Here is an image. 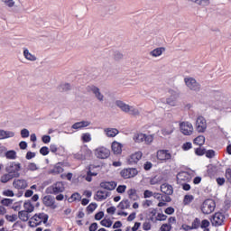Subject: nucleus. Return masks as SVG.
<instances>
[{
  "label": "nucleus",
  "instance_id": "29",
  "mask_svg": "<svg viewBox=\"0 0 231 231\" xmlns=\"http://www.w3.org/2000/svg\"><path fill=\"white\" fill-rule=\"evenodd\" d=\"M128 197L129 199H131L132 201H138V199H140V197L138 196V194H136V189H131L128 190Z\"/></svg>",
  "mask_w": 231,
  "mask_h": 231
},
{
  "label": "nucleus",
  "instance_id": "60",
  "mask_svg": "<svg viewBox=\"0 0 231 231\" xmlns=\"http://www.w3.org/2000/svg\"><path fill=\"white\" fill-rule=\"evenodd\" d=\"M226 179L228 181V183H231V169L230 168L226 170Z\"/></svg>",
  "mask_w": 231,
  "mask_h": 231
},
{
  "label": "nucleus",
  "instance_id": "38",
  "mask_svg": "<svg viewBox=\"0 0 231 231\" xmlns=\"http://www.w3.org/2000/svg\"><path fill=\"white\" fill-rule=\"evenodd\" d=\"M193 142H194L195 145H199V147H201V145L205 144V136L199 135L198 137H196L194 139Z\"/></svg>",
  "mask_w": 231,
  "mask_h": 231
},
{
  "label": "nucleus",
  "instance_id": "25",
  "mask_svg": "<svg viewBox=\"0 0 231 231\" xmlns=\"http://www.w3.org/2000/svg\"><path fill=\"white\" fill-rule=\"evenodd\" d=\"M104 133L107 138H115L120 132L116 128H105Z\"/></svg>",
  "mask_w": 231,
  "mask_h": 231
},
{
  "label": "nucleus",
  "instance_id": "14",
  "mask_svg": "<svg viewBox=\"0 0 231 231\" xmlns=\"http://www.w3.org/2000/svg\"><path fill=\"white\" fill-rule=\"evenodd\" d=\"M138 174V170L135 168H127L121 171L120 175L125 180H129V178H134Z\"/></svg>",
  "mask_w": 231,
  "mask_h": 231
},
{
  "label": "nucleus",
  "instance_id": "20",
  "mask_svg": "<svg viewBox=\"0 0 231 231\" xmlns=\"http://www.w3.org/2000/svg\"><path fill=\"white\" fill-rule=\"evenodd\" d=\"M101 189L105 190H115L116 189V182L115 181H103L100 183Z\"/></svg>",
  "mask_w": 231,
  "mask_h": 231
},
{
  "label": "nucleus",
  "instance_id": "43",
  "mask_svg": "<svg viewBox=\"0 0 231 231\" xmlns=\"http://www.w3.org/2000/svg\"><path fill=\"white\" fill-rule=\"evenodd\" d=\"M71 89V85L69 83H61L59 86L60 91H69Z\"/></svg>",
  "mask_w": 231,
  "mask_h": 231
},
{
  "label": "nucleus",
  "instance_id": "2",
  "mask_svg": "<svg viewBox=\"0 0 231 231\" xmlns=\"http://www.w3.org/2000/svg\"><path fill=\"white\" fill-rule=\"evenodd\" d=\"M48 215L45 213H40V214H35L32 217H31L29 221V226H32V228H35V226H39L41 223H48Z\"/></svg>",
  "mask_w": 231,
  "mask_h": 231
},
{
  "label": "nucleus",
  "instance_id": "6",
  "mask_svg": "<svg viewBox=\"0 0 231 231\" xmlns=\"http://www.w3.org/2000/svg\"><path fill=\"white\" fill-rule=\"evenodd\" d=\"M93 152L88 148V145H84L81 147L80 151L74 154V158L76 160H88V158H91Z\"/></svg>",
  "mask_w": 231,
  "mask_h": 231
},
{
  "label": "nucleus",
  "instance_id": "36",
  "mask_svg": "<svg viewBox=\"0 0 231 231\" xmlns=\"http://www.w3.org/2000/svg\"><path fill=\"white\" fill-rule=\"evenodd\" d=\"M23 208L25 212H29L31 214V212H33V210L35 209V207L32 205V202L26 201L23 203Z\"/></svg>",
  "mask_w": 231,
  "mask_h": 231
},
{
  "label": "nucleus",
  "instance_id": "21",
  "mask_svg": "<svg viewBox=\"0 0 231 231\" xmlns=\"http://www.w3.org/2000/svg\"><path fill=\"white\" fill-rule=\"evenodd\" d=\"M161 192H163V194H166V196H172L174 189L170 184L164 183L161 185Z\"/></svg>",
  "mask_w": 231,
  "mask_h": 231
},
{
  "label": "nucleus",
  "instance_id": "33",
  "mask_svg": "<svg viewBox=\"0 0 231 231\" xmlns=\"http://www.w3.org/2000/svg\"><path fill=\"white\" fill-rule=\"evenodd\" d=\"M5 156L7 160H17V152L9 150L5 152Z\"/></svg>",
  "mask_w": 231,
  "mask_h": 231
},
{
  "label": "nucleus",
  "instance_id": "23",
  "mask_svg": "<svg viewBox=\"0 0 231 231\" xmlns=\"http://www.w3.org/2000/svg\"><path fill=\"white\" fill-rule=\"evenodd\" d=\"M142 156H143V153L141 151L135 152L132 155H130L129 162L130 163H138L140 160H142Z\"/></svg>",
  "mask_w": 231,
  "mask_h": 231
},
{
  "label": "nucleus",
  "instance_id": "46",
  "mask_svg": "<svg viewBox=\"0 0 231 231\" xmlns=\"http://www.w3.org/2000/svg\"><path fill=\"white\" fill-rule=\"evenodd\" d=\"M97 207H98V205L97 203H91L87 207V212L88 214H93V212H95V210H97Z\"/></svg>",
  "mask_w": 231,
  "mask_h": 231
},
{
  "label": "nucleus",
  "instance_id": "62",
  "mask_svg": "<svg viewBox=\"0 0 231 231\" xmlns=\"http://www.w3.org/2000/svg\"><path fill=\"white\" fill-rule=\"evenodd\" d=\"M183 151H189V149H192V143H185L182 145Z\"/></svg>",
  "mask_w": 231,
  "mask_h": 231
},
{
  "label": "nucleus",
  "instance_id": "52",
  "mask_svg": "<svg viewBox=\"0 0 231 231\" xmlns=\"http://www.w3.org/2000/svg\"><path fill=\"white\" fill-rule=\"evenodd\" d=\"M40 153L42 154V156H48L50 154V148L47 146H43L40 149Z\"/></svg>",
  "mask_w": 231,
  "mask_h": 231
},
{
  "label": "nucleus",
  "instance_id": "41",
  "mask_svg": "<svg viewBox=\"0 0 231 231\" xmlns=\"http://www.w3.org/2000/svg\"><path fill=\"white\" fill-rule=\"evenodd\" d=\"M102 169H104V165L103 164H98V165H95V164H91L89 166V171H92V172H101Z\"/></svg>",
  "mask_w": 231,
  "mask_h": 231
},
{
  "label": "nucleus",
  "instance_id": "10",
  "mask_svg": "<svg viewBox=\"0 0 231 231\" xmlns=\"http://www.w3.org/2000/svg\"><path fill=\"white\" fill-rule=\"evenodd\" d=\"M180 133L185 136H190L194 133V126L189 121H184L180 123Z\"/></svg>",
  "mask_w": 231,
  "mask_h": 231
},
{
  "label": "nucleus",
  "instance_id": "53",
  "mask_svg": "<svg viewBox=\"0 0 231 231\" xmlns=\"http://www.w3.org/2000/svg\"><path fill=\"white\" fill-rule=\"evenodd\" d=\"M21 136H22V138H28L30 136V131H28V129H26V128L22 129Z\"/></svg>",
  "mask_w": 231,
  "mask_h": 231
},
{
  "label": "nucleus",
  "instance_id": "24",
  "mask_svg": "<svg viewBox=\"0 0 231 231\" xmlns=\"http://www.w3.org/2000/svg\"><path fill=\"white\" fill-rule=\"evenodd\" d=\"M122 147H124V145L116 141H114L111 145L114 154H122Z\"/></svg>",
  "mask_w": 231,
  "mask_h": 231
},
{
  "label": "nucleus",
  "instance_id": "32",
  "mask_svg": "<svg viewBox=\"0 0 231 231\" xmlns=\"http://www.w3.org/2000/svg\"><path fill=\"white\" fill-rule=\"evenodd\" d=\"M134 142H135V143H142V142H144L145 140V134H135L133 137Z\"/></svg>",
  "mask_w": 231,
  "mask_h": 231
},
{
  "label": "nucleus",
  "instance_id": "16",
  "mask_svg": "<svg viewBox=\"0 0 231 231\" xmlns=\"http://www.w3.org/2000/svg\"><path fill=\"white\" fill-rule=\"evenodd\" d=\"M13 187L17 190H23L28 187V181L24 179H16L13 181Z\"/></svg>",
  "mask_w": 231,
  "mask_h": 231
},
{
  "label": "nucleus",
  "instance_id": "4",
  "mask_svg": "<svg viewBox=\"0 0 231 231\" xmlns=\"http://www.w3.org/2000/svg\"><path fill=\"white\" fill-rule=\"evenodd\" d=\"M64 190H66V186L62 181H57L46 189L47 194H54L55 196L62 194Z\"/></svg>",
  "mask_w": 231,
  "mask_h": 231
},
{
  "label": "nucleus",
  "instance_id": "61",
  "mask_svg": "<svg viewBox=\"0 0 231 231\" xmlns=\"http://www.w3.org/2000/svg\"><path fill=\"white\" fill-rule=\"evenodd\" d=\"M143 169H144V171H151V169H152V162H146L143 164Z\"/></svg>",
  "mask_w": 231,
  "mask_h": 231
},
{
  "label": "nucleus",
  "instance_id": "26",
  "mask_svg": "<svg viewBox=\"0 0 231 231\" xmlns=\"http://www.w3.org/2000/svg\"><path fill=\"white\" fill-rule=\"evenodd\" d=\"M15 133L12 131L0 130V140H6L8 138H14Z\"/></svg>",
  "mask_w": 231,
  "mask_h": 231
},
{
  "label": "nucleus",
  "instance_id": "27",
  "mask_svg": "<svg viewBox=\"0 0 231 231\" xmlns=\"http://www.w3.org/2000/svg\"><path fill=\"white\" fill-rule=\"evenodd\" d=\"M23 57L26 59V60H29L30 62H35L37 60V56L34 54H32L28 49L23 50Z\"/></svg>",
  "mask_w": 231,
  "mask_h": 231
},
{
  "label": "nucleus",
  "instance_id": "31",
  "mask_svg": "<svg viewBox=\"0 0 231 231\" xmlns=\"http://www.w3.org/2000/svg\"><path fill=\"white\" fill-rule=\"evenodd\" d=\"M28 214H30V212L25 210L19 211L18 217L21 219V221L26 222L28 219H30V216Z\"/></svg>",
  "mask_w": 231,
  "mask_h": 231
},
{
  "label": "nucleus",
  "instance_id": "8",
  "mask_svg": "<svg viewBox=\"0 0 231 231\" xmlns=\"http://www.w3.org/2000/svg\"><path fill=\"white\" fill-rule=\"evenodd\" d=\"M216 210V202L214 199H206L201 205V211L204 214H212Z\"/></svg>",
  "mask_w": 231,
  "mask_h": 231
},
{
  "label": "nucleus",
  "instance_id": "5",
  "mask_svg": "<svg viewBox=\"0 0 231 231\" xmlns=\"http://www.w3.org/2000/svg\"><path fill=\"white\" fill-rule=\"evenodd\" d=\"M156 158L161 163H167L174 160V155L169 150H159L156 152Z\"/></svg>",
  "mask_w": 231,
  "mask_h": 231
},
{
  "label": "nucleus",
  "instance_id": "11",
  "mask_svg": "<svg viewBox=\"0 0 231 231\" xmlns=\"http://www.w3.org/2000/svg\"><path fill=\"white\" fill-rule=\"evenodd\" d=\"M184 82L191 91H200L201 85L194 78H185Z\"/></svg>",
  "mask_w": 231,
  "mask_h": 231
},
{
  "label": "nucleus",
  "instance_id": "35",
  "mask_svg": "<svg viewBox=\"0 0 231 231\" xmlns=\"http://www.w3.org/2000/svg\"><path fill=\"white\" fill-rule=\"evenodd\" d=\"M82 199V196L76 192V193H73L70 198H69L68 201L69 203H73V201H80Z\"/></svg>",
  "mask_w": 231,
  "mask_h": 231
},
{
  "label": "nucleus",
  "instance_id": "49",
  "mask_svg": "<svg viewBox=\"0 0 231 231\" xmlns=\"http://www.w3.org/2000/svg\"><path fill=\"white\" fill-rule=\"evenodd\" d=\"M163 136H169V134H172L174 133V127L171 128H164L162 130Z\"/></svg>",
  "mask_w": 231,
  "mask_h": 231
},
{
  "label": "nucleus",
  "instance_id": "40",
  "mask_svg": "<svg viewBox=\"0 0 231 231\" xmlns=\"http://www.w3.org/2000/svg\"><path fill=\"white\" fill-rule=\"evenodd\" d=\"M25 171H39V167L37 166V164L35 162H29L25 166Z\"/></svg>",
  "mask_w": 231,
  "mask_h": 231
},
{
  "label": "nucleus",
  "instance_id": "51",
  "mask_svg": "<svg viewBox=\"0 0 231 231\" xmlns=\"http://www.w3.org/2000/svg\"><path fill=\"white\" fill-rule=\"evenodd\" d=\"M5 219L10 223L17 221V215H6Z\"/></svg>",
  "mask_w": 231,
  "mask_h": 231
},
{
  "label": "nucleus",
  "instance_id": "18",
  "mask_svg": "<svg viewBox=\"0 0 231 231\" xmlns=\"http://www.w3.org/2000/svg\"><path fill=\"white\" fill-rule=\"evenodd\" d=\"M111 196V192L107 190H98L96 193V200L97 201H104V199H107Z\"/></svg>",
  "mask_w": 231,
  "mask_h": 231
},
{
  "label": "nucleus",
  "instance_id": "54",
  "mask_svg": "<svg viewBox=\"0 0 231 231\" xmlns=\"http://www.w3.org/2000/svg\"><path fill=\"white\" fill-rule=\"evenodd\" d=\"M1 203L5 207H9V205H12V203H14V200H12V199H5L1 201Z\"/></svg>",
  "mask_w": 231,
  "mask_h": 231
},
{
  "label": "nucleus",
  "instance_id": "22",
  "mask_svg": "<svg viewBox=\"0 0 231 231\" xmlns=\"http://www.w3.org/2000/svg\"><path fill=\"white\" fill-rule=\"evenodd\" d=\"M165 53V48L164 47H158L152 50L149 52V55L153 58L162 57Z\"/></svg>",
  "mask_w": 231,
  "mask_h": 231
},
{
  "label": "nucleus",
  "instance_id": "13",
  "mask_svg": "<svg viewBox=\"0 0 231 231\" xmlns=\"http://www.w3.org/2000/svg\"><path fill=\"white\" fill-rule=\"evenodd\" d=\"M225 223V215L221 212L215 213L211 218V225L213 226H221Z\"/></svg>",
  "mask_w": 231,
  "mask_h": 231
},
{
  "label": "nucleus",
  "instance_id": "17",
  "mask_svg": "<svg viewBox=\"0 0 231 231\" xmlns=\"http://www.w3.org/2000/svg\"><path fill=\"white\" fill-rule=\"evenodd\" d=\"M42 203L45 207H50L51 208H57V205H55V199L51 197V195H46L42 199Z\"/></svg>",
  "mask_w": 231,
  "mask_h": 231
},
{
  "label": "nucleus",
  "instance_id": "45",
  "mask_svg": "<svg viewBox=\"0 0 231 231\" xmlns=\"http://www.w3.org/2000/svg\"><path fill=\"white\" fill-rule=\"evenodd\" d=\"M199 226H201V220H199V218H195L193 220V222L191 223V228L193 230H198V228H199Z\"/></svg>",
  "mask_w": 231,
  "mask_h": 231
},
{
  "label": "nucleus",
  "instance_id": "37",
  "mask_svg": "<svg viewBox=\"0 0 231 231\" xmlns=\"http://www.w3.org/2000/svg\"><path fill=\"white\" fill-rule=\"evenodd\" d=\"M62 172H64V168H62V164L60 163L56 164L52 169L53 174H62Z\"/></svg>",
  "mask_w": 231,
  "mask_h": 231
},
{
  "label": "nucleus",
  "instance_id": "39",
  "mask_svg": "<svg viewBox=\"0 0 231 231\" xmlns=\"http://www.w3.org/2000/svg\"><path fill=\"white\" fill-rule=\"evenodd\" d=\"M10 180H14V176H12V174H9L7 172L1 177L0 181L1 183H8Z\"/></svg>",
  "mask_w": 231,
  "mask_h": 231
},
{
  "label": "nucleus",
  "instance_id": "57",
  "mask_svg": "<svg viewBox=\"0 0 231 231\" xmlns=\"http://www.w3.org/2000/svg\"><path fill=\"white\" fill-rule=\"evenodd\" d=\"M98 172H93L90 170L88 172V176L86 177L87 181H91V176H97Z\"/></svg>",
  "mask_w": 231,
  "mask_h": 231
},
{
  "label": "nucleus",
  "instance_id": "12",
  "mask_svg": "<svg viewBox=\"0 0 231 231\" xmlns=\"http://www.w3.org/2000/svg\"><path fill=\"white\" fill-rule=\"evenodd\" d=\"M195 127L198 133H205L207 131V120L205 117L199 116L196 120Z\"/></svg>",
  "mask_w": 231,
  "mask_h": 231
},
{
  "label": "nucleus",
  "instance_id": "15",
  "mask_svg": "<svg viewBox=\"0 0 231 231\" xmlns=\"http://www.w3.org/2000/svg\"><path fill=\"white\" fill-rule=\"evenodd\" d=\"M88 91H90L91 93H93L95 98H97V100H98V102H104L106 97L104 96V94L102 93V91H100V89L98 88V87L97 86H89L88 87Z\"/></svg>",
  "mask_w": 231,
  "mask_h": 231
},
{
  "label": "nucleus",
  "instance_id": "48",
  "mask_svg": "<svg viewBox=\"0 0 231 231\" xmlns=\"http://www.w3.org/2000/svg\"><path fill=\"white\" fill-rule=\"evenodd\" d=\"M3 4L5 5V6H8V8H14L15 6V1L14 0H1Z\"/></svg>",
  "mask_w": 231,
  "mask_h": 231
},
{
  "label": "nucleus",
  "instance_id": "28",
  "mask_svg": "<svg viewBox=\"0 0 231 231\" xmlns=\"http://www.w3.org/2000/svg\"><path fill=\"white\" fill-rule=\"evenodd\" d=\"M189 3H194L199 5V6H208L210 5V0H187Z\"/></svg>",
  "mask_w": 231,
  "mask_h": 231
},
{
  "label": "nucleus",
  "instance_id": "34",
  "mask_svg": "<svg viewBox=\"0 0 231 231\" xmlns=\"http://www.w3.org/2000/svg\"><path fill=\"white\" fill-rule=\"evenodd\" d=\"M187 180H189V173H187L185 171L180 172L177 175L178 183H181V181H187Z\"/></svg>",
  "mask_w": 231,
  "mask_h": 231
},
{
  "label": "nucleus",
  "instance_id": "44",
  "mask_svg": "<svg viewBox=\"0 0 231 231\" xmlns=\"http://www.w3.org/2000/svg\"><path fill=\"white\" fill-rule=\"evenodd\" d=\"M81 140L82 142H84V143H89V142H91V134L89 133L82 134Z\"/></svg>",
  "mask_w": 231,
  "mask_h": 231
},
{
  "label": "nucleus",
  "instance_id": "30",
  "mask_svg": "<svg viewBox=\"0 0 231 231\" xmlns=\"http://www.w3.org/2000/svg\"><path fill=\"white\" fill-rule=\"evenodd\" d=\"M130 207H131V202H129V199H124L118 204L117 208H120V210H125Z\"/></svg>",
  "mask_w": 231,
  "mask_h": 231
},
{
  "label": "nucleus",
  "instance_id": "58",
  "mask_svg": "<svg viewBox=\"0 0 231 231\" xmlns=\"http://www.w3.org/2000/svg\"><path fill=\"white\" fill-rule=\"evenodd\" d=\"M167 219V216L162 213H158L156 217V221H165Z\"/></svg>",
  "mask_w": 231,
  "mask_h": 231
},
{
  "label": "nucleus",
  "instance_id": "63",
  "mask_svg": "<svg viewBox=\"0 0 231 231\" xmlns=\"http://www.w3.org/2000/svg\"><path fill=\"white\" fill-rule=\"evenodd\" d=\"M207 158H214L216 156V152L214 150H209L206 152Z\"/></svg>",
  "mask_w": 231,
  "mask_h": 231
},
{
  "label": "nucleus",
  "instance_id": "64",
  "mask_svg": "<svg viewBox=\"0 0 231 231\" xmlns=\"http://www.w3.org/2000/svg\"><path fill=\"white\" fill-rule=\"evenodd\" d=\"M102 217H104V211H99L95 215V219L97 221H100V219H102Z\"/></svg>",
  "mask_w": 231,
  "mask_h": 231
},
{
  "label": "nucleus",
  "instance_id": "55",
  "mask_svg": "<svg viewBox=\"0 0 231 231\" xmlns=\"http://www.w3.org/2000/svg\"><path fill=\"white\" fill-rule=\"evenodd\" d=\"M172 229V226L171 224H163L161 226V231H171Z\"/></svg>",
  "mask_w": 231,
  "mask_h": 231
},
{
  "label": "nucleus",
  "instance_id": "9",
  "mask_svg": "<svg viewBox=\"0 0 231 231\" xmlns=\"http://www.w3.org/2000/svg\"><path fill=\"white\" fill-rule=\"evenodd\" d=\"M170 97L166 98V104L171 107L178 106V98L180 97V92L170 89L168 91Z\"/></svg>",
  "mask_w": 231,
  "mask_h": 231
},
{
  "label": "nucleus",
  "instance_id": "47",
  "mask_svg": "<svg viewBox=\"0 0 231 231\" xmlns=\"http://www.w3.org/2000/svg\"><path fill=\"white\" fill-rule=\"evenodd\" d=\"M144 142H145L146 145H151V143L152 142H154V135H152V134H150V135L144 134Z\"/></svg>",
  "mask_w": 231,
  "mask_h": 231
},
{
  "label": "nucleus",
  "instance_id": "42",
  "mask_svg": "<svg viewBox=\"0 0 231 231\" xmlns=\"http://www.w3.org/2000/svg\"><path fill=\"white\" fill-rule=\"evenodd\" d=\"M194 201V196L193 195H185L183 199V205L187 206L189 203Z\"/></svg>",
  "mask_w": 231,
  "mask_h": 231
},
{
  "label": "nucleus",
  "instance_id": "56",
  "mask_svg": "<svg viewBox=\"0 0 231 231\" xmlns=\"http://www.w3.org/2000/svg\"><path fill=\"white\" fill-rule=\"evenodd\" d=\"M127 189V186L125 185H119L116 189V191L118 192V194H124V192H125V189Z\"/></svg>",
  "mask_w": 231,
  "mask_h": 231
},
{
  "label": "nucleus",
  "instance_id": "50",
  "mask_svg": "<svg viewBox=\"0 0 231 231\" xmlns=\"http://www.w3.org/2000/svg\"><path fill=\"white\" fill-rule=\"evenodd\" d=\"M102 226H106V228H111L113 222L109 219H103L101 222Z\"/></svg>",
  "mask_w": 231,
  "mask_h": 231
},
{
  "label": "nucleus",
  "instance_id": "3",
  "mask_svg": "<svg viewBox=\"0 0 231 231\" xmlns=\"http://www.w3.org/2000/svg\"><path fill=\"white\" fill-rule=\"evenodd\" d=\"M21 163L16 162H11L7 163L5 167V172L11 174L14 178H19L21 176Z\"/></svg>",
  "mask_w": 231,
  "mask_h": 231
},
{
  "label": "nucleus",
  "instance_id": "7",
  "mask_svg": "<svg viewBox=\"0 0 231 231\" xmlns=\"http://www.w3.org/2000/svg\"><path fill=\"white\" fill-rule=\"evenodd\" d=\"M94 154L99 160H107L111 156V151L106 146H99L94 150Z\"/></svg>",
  "mask_w": 231,
  "mask_h": 231
},
{
  "label": "nucleus",
  "instance_id": "19",
  "mask_svg": "<svg viewBox=\"0 0 231 231\" xmlns=\"http://www.w3.org/2000/svg\"><path fill=\"white\" fill-rule=\"evenodd\" d=\"M91 123L89 121H79L72 125L71 129H75L79 131L80 129H84L85 127H89Z\"/></svg>",
  "mask_w": 231,
  "mask_h": 231
},
{
  "label": "nucleus",
  "instance_id": "1",
  "mask_svg": "<svg viewBox=\"0 0 231 231\" xmlns=\"http://www.w3.org/2000/svg\"><path fill=\"white\" fill-rule=\"evenodd\" d=\"M116 106L118 107L123 113H126V115H131L132 116H139L140 110L138 107L134 106H130L122 100H116Z\"/></svg>",
  "mask_w": 231,
  "mask_h": 231
},
{
  "label": "nucleus",
  "instance_id": "59",
  "mask_svg": "<svg viewBox=\"0 0 231 231\" xmlns=\"http://www.w3.org/2000/svg\"><path fill=\"white\" fill-rule=\"evenodd\" d=\"M208 226H210V222L207 219L202 220V222L200 224V227L201 228H208Z\"/></svg>",
  "mask_w": 231,
  "mask_h": 231
}]
</instances>
